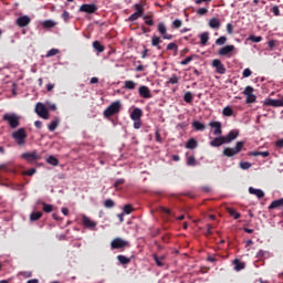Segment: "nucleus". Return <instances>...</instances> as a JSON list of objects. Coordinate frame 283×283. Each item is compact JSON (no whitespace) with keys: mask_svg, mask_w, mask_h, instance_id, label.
Wrapping results in <instances>:
<instances>
[{"mask_svg":"<svg viewBox=\"0 0 283 283\" xmlns=\"http://www.w3.org/2000/svg\"><path fill=\"white\" fill-rule=\"evenodd\" d=\"M209 25L212 28V30H220V19L218 18H212L209 20Z\"/></svg>","mask_w":283,"mask_h":283,"instance_id":"nucleus-24","label":"nucleus"},{"mask_svg":"<svg viewBox=\"0 0 283 283\" xmlns=\"http://www.w3.org/2000/svg\"><path fill=\"white\" fill-rule=\"evenodd\" d=\"M15 23L19 28H27V25H30V23H32V18H30L29 15H22L17 19Z\"/></svg>","mask_w":283,"mask_h":283,"instance_id":"nucleus-12","label":"nucleus"},{"mask_svg":"<svg viewBox=\"0 0 283 283\" xmlns=\"http://www.w3.org/2000/svg\"><path fill=\"white\" fill-rule=\"evenodd\" d=\"M43 218V212H32L30 214L31 222H36V220H41Z\"/></svg>","mask_w":283,"mask_h":283,"instance_id":"nucleus-30","label":"nucleus"},{"mask_svg":"<svg viewBox=\"0 0 283 283\" xmlns=\"http://www.w3.org/2000/svg\"><path fill=\"white\" fill-rule=\"evenodd\" d=\"M10 165H11V163L1 164V165H0V171H1V170H2V171H10V168H8V167H10Z\"/></svg>","mask_w":283,"mask_h":283,"instance_id":"nucleus-56","label":"nucleus"},{"mask_svg":"<svg viewBox=\"0 0 283 283\" xmlns=\"http://www.w3.org/2000/svg\"><path fill=\"white\" fill-rule=\"evenodd\" d=\"M212 67H216L217 74H227V67L219 59L212 61Z\"/></svg>","mask_w":283,"mask_h":283,"instance_id":"nucleus-10","label":"nucleus"},{"mask_svg":"<svg viewBox=\"0 0 283 283\" xmlns=\"http://www.w3.org/2000/svg\"><path fill=\"white\" fill-rule=\"evenodd\" d=\"M172 28H182V20H178L176 19L174 22H172Z\"/></svg>","mask_w":283,"mask_h":283,"instance_id":"nucleus-55","label":"nucleus"},{"mask_svg":"<svg viewBox=\"0 0 283 283\" xmlns=\"http://www.w3.org/2000/svg\"><path fill=\"white\" fill-rule=\"evenodd\" d=\"M46 163L49 165H52L53 167H57L59 165V160L56 159V157L50 155L48 158H46Z\"/></svg>","mask_w":283,"mask_h":283,"instance_id":"nucleus-35","label":"nucleus"},{"mask_svg":"<svg viewBox=\"0 0 283 283\" xmlns=\"http://www.w3.org/2000/svg\"><path fill=\"white\" fill-rule=\"evenodd\" d=\"M34 174H36V168H31L24 171V176H34Z\"/></svg>","mask_w":283,"mask_h":283,"instance_id":"nucleus-61","label":"nucleus"},{"mask_svg":"<svg viewBox=\"0 0 283 283\" xmlns=\"http://www.w3.org/2000/svg\"><path fill=\"white\" fill-rule=\"evenodd\" d=\"M187 165H188L189 167H196V157H195V156L188 157V159H187Z\"/></svg>","mask_w":283,"mask_h":283,"instance_id":"nucleus-50","label":"nucleus"},{"mask_svg":"<svg viewBox=\"0 0 283 283\" xmlns=\"http://www.w3.org/2000/svg\"><path fill=\"white\" fill-rule=\"evenodd\" d=\"M271 12H273L274 17H280V7H272Z\"/></svg>","mask_w":283,"mask_h":283,"instance_id":"nucleus-57","label":"nucleus"},{"mask_svg":"<svg viewBox=\"0 0 283 283\" xmlns=\"http://www.w3.org/2000/svg\"><path fill=\"white\" fill-rule=\"evenodd\" d=\"M253 92H255L253 86H247L243 91V95L247 96L245 103L248 105H251L258 101V97L253 94Z\"/></svg>","mask_w":283,"mask_h":283,"instance_id":"nucleus-5","label":"nucleus"},{"mask_svg":"<svg viewBox=\"0 0 283 283\" xmlns=\"http://www.w3.org/2000/svg\"><path fill=\"white\" fill-rule=\"evenodd\" d=\"M193 59H196V55H190V56L186 57L185 60H182L180 62V65H189V63L192 62Z\"/></svg>","mask_w":283,"mask_h":283,"instance_id":"nucleus-47","label":"nucleus"},{"mask_svg":"<svg viewBox=\"0 0 283 283\" xmlns=\"http://www.w3.org/2000/svg\"><path fill=\"white\" fill-rule=\"evenodd\" d=\"M249 193H251V196H256V198L259 199L264 198V191L262 189H255L253 187H250Z\"/></svg>","mask_w":283,"mask_h":283,"instance_id":"nucleus-20","label":"nucleus"},{"mask_svg":"<svg viewBox=\"0 0 283 283\" xmlns=\"http://www.w3.org/2000/svg\"><path fill=\"white\" fill-rule=\"evenodd\" d=\"M140 127H143V122L140 119H134V128L140 129Z\"/></svg>","mask_w":283,"mask_h":283,"instance_id":"nucleus-58","label":"nucleus"},{"mask_svg":"<svg viewBox=\"0 0 283 283\" xmlns=\"http://www.w3.org/2000/svg\"><path fill=\"white\" fill-rule=\"evenodd\" d=\"M239 167L243 170H247V169H251V167H253V165L249 161H241L239 164Z\"/></svg>","mask_w":283,"mask_h":283,"instance_id":"nucleus-43","label":"nucleus"},{"mask_svg":"<svg viewBox=\"0 0 283 283\" xmlns=\"http://www.w3.org/2000/svg\"><path fill=\"white\" fill-rule=\"evenodd\" d=\"M196 147H198V140L195 138H190L186 144L187 149H196Z\"/></svg>","mask_w":283,"mask_h":283,"instance_id":"nucleus-28","label":"nucleus"},{"mask_svg":"<svg viewBox=\"0 0 283 283\" xmlns=\"http://www.w3.org/2000/svg\"><path fill=\"white\" fill-rule=\"evenodd\" d=\"M138 94L140 98H153L151 91L146 85L139 86Z\"/></svg>","mask_w":283,"mask_h":283,"instance_id":"nucleus-14","label":"nucleus"},{"mask_svg":"<svg viewBox=\"0 0 283 283\" xmlns=\"http://www.w3.org/2000/svg\"><path fill=\"white\" fill-rule=\"evenodd\" d=\"M163 43V39L158 35H153L151 38V45L153 48H157V50H163V46L160 45Z\"/></svg>","mask_w":283,"mask_h":283,"instance_id":"nucleus-21","label":"nucleus"},{"mask_svg":"<svg viewBox=\"0 0 283 283\" xmlns=\"http://www.w3.org/2000/svg\"><path fill=\"white\" fill-rule=\"evenodd\" d=\"M242 149H244V142H238L234 148H224L223 156H226L227 158H233V156H238V154H240Z\"/></svg>","mask_w":283,"mask_h":283,"instance_id":"nucleus-4","label":"nucleus"},{"mask_svg":"<svg viewBox=\"0 0 283 283\" xmlns=\"http://www.w3.org/2000/svg\"><path fill=\"white\" fill-rule=\"evenodd\" d=\"M248 156H262L263 158H269L271 156V153H269V150H266V151H249Z\"/></svg>","mask_w":283,"mask_h":283,"instance_id":"nucleus-26","label":"nucleus"},{"mask_svg":"<svg viewBox=\"0 0 283 283\" xmlns=\"http://www.w3.org/2000/svg\"><path fill=\"white\" fill-rule=\"evenodd\" d=\"M115 202H114V200H112V199H106L105 201H104V207L106 208V209H114V207H115Z\"/></svg>","mask_w":283,"mask_h":283,"instance_id":"nucleus-41","label":"nucleus"},{"mask_svg":"<svg viewBox=\"0 0 283 283\" xmlns=\"http://www.w3.org/2000/svg\"><path fill=\"white\" fill-rule=\"evenodd\" d=\"M98 10V7L96 4L91 3V4H82L80 7V12H85L86 14H94Z\"/></svg>","mask_w":283,"mask_h":283,"instance_id":"nucleus-9","label":"nucleus"},{"mask_svg":"<svg viewBox=\"0 0 283 283\" xmlns=\"http://www.w3.org/2000/svg\"><path fill=\"white\" fill-rule=\"evenodd\" d=\"M207 12H209V9H207V8H200L197 10V14H199V17H205V14H207Z\"/></svg>","mask_w":283,"mask_h":283,"instance_id":"nucleus-53","label":"nucleus"},{"mask_svg":"<svg viewBox=\"0 0 283 283\" xmlns=\"http://www.w3.org/2000/svg\"><path fill=\"white\" fill-rule=\"evenodd\" d=\"M226 29H227L228 34H233V24L228 23L226 25Z\"/></svg>","mask_w":283,"mask_h":283,"instance_id":"nucleus-63","label":"nucleus"},{"mask_svg":"<svg viewBox=\"0 0 283 283\" xmlns=\"http://www.w3.org/2000/svg\"><path fill=\"white\" fill-rule=\"evenodd\" d=\"M179 78L178 75H172L169 80L168 83H170L171 85H176L178 83Z\"/></svg>","mask_w":283,"mask_h":283,"instance_id":"nucleus-54","label":"nucleus"},{"mask_svg":"<svg viewBox=\"0 0 283 283\" xmlns=\"http://www.w3.org/2000/svg\"><path fill=\"white\" fill-rule=\"evenodd\" d=\"M120 101L113 102L105 111L104 116L105 118H112V116H116V114L120 113Z\"/></svg>","mask_w":283,"mask_h":283,"instance_id":"nucleus-3","label":"nucleus"},{"mask_svg":"<svg viewBox=\"0 0 283 283\" xmlns=\"http://www.w3.org/2000/svg\"><path fill=\"white\" fill-rule=\"evenodd\" d=\"M120 185H125V179H117L114 184L115 189H118Z\"/></svg>","mask_w":283,"mask_h":283,"instance_id":"nucleus-62","label":"nucleus"},{"mask_svg":"<svg viewBox=\"0 0 283 283\" xmlns=\"http://www.w3.org/2000/svg\"><path fill=\"white\" fill-rule=\"evenodd\" d=\"M62 19L65 21V23H67V21H70V12L63 11Z\"/></svg>","mask_w":283,"mask_h":283,"instance_id":"nucleus-60","label":"nucleus"},{"mask_svg":"<svg viewBox=\"0 0 283 283\" xmlns=\"http://www.w3.org/2000/svg\"><path fill=\"white\" fill-rule=\"evenodd\" d=\"M227 211L232 218H234V220H240L241 214L238 211H235V209L228 208Z\"/></svg>","mask_w":283,"mask_h":283,"instance_id":"nucleus-31","label":"nucleus"},{"mask_svg":"<svg viewBox=\"0 0 283 283\" xmlns=\"http://www.w3.org/2000/svg\"><path fill=\"white\" fill-rule=\"evenodd\" d=\"M247 41H252V43H260V42L262 41V36H261V35H259V36H256V35H250V36L247 39Z\"/></svg>","mask_w":283,"mask_h":283,"instance_id":"nucleus-45","label":"nucleus"},{"mask_svg":"<svg viewBox=\"0 0 283 283\" xmlns=\"http://www.w3.org/2000/svg\"><path fill=\"white\" fill-rule=\"evenodd\" d=\"M93 48H94V50H96V52H99V53L105 52V46L103 44H101L99 41H94Z\"/></svg>","mask_w":283,"mask_h":283,"instance_id":"nucleus-29","label":"nucleus"},{"mask_svg":"<svg viewBox=\"0 0 283 283\" xmlns=\"http://www.w3.org/2000/svg\"><path fill=\"white\" fill-rule=\"evenodd\" d=\"M227 43V36L221 35L219 39L216 40V45H224Z\"/></svg>","mask_w":283,"mask_h":283,"instance_id":"nucleus-49","label":"nucleus"},{"mask_svg":"<svg viewBox=\"0 0 283 283\" xmlns=\"http://www.w3.org/2000/svg\"><path fill=\"white\" fill-rule=\"evenodd\" d=\"M157 30L161 35V39H164L165 41H171V39H174L172 34L167 33V25H165V22H159L157 25Z\"/></svg>","mask_w":283,"mask_h":283,"instance_id":"nucleus-7","label":"nucleus"},{"mask_svg":"<svg viewBox=\"0 0 283 283\" xmlns=\"http://www.w3.org/2000/svg\"><path fill=\"white\" fill-rule=\"evenodd\" d=\"M112 249H125L126 247H129V241H125L122 238H115L111 242Z\"/></svg>","mask_w":283,"mask_h":283,"instance_id":"nucleus-8","label":"nucleus"},{"mask_svg":"<svg viewBox=\"0 0 283 283\" xmlns=\"http://www.w3.org/2000/svg\"><path fill=\"white\" fill-rule=\"evenodd\" d=\"M153 258L157 264V266H165V263L160 260V258L157 254H153Z\"/></svg>","mask_w":283,"mask_h":283,"instance_id":"nucleus-52","label":"nucleus"},{"mask_svg":"<svg viewBox=\"0 0 283 283\" xmlns=\"http://www.w3.org/2000/svg\"><path fill=\"white\" fill-rule=\"evenodd\" d=\"M132 120H140L143 118V109L140 108H134L130 113Z\"/></svg>","mask_w":283,"mask_h":283,"instance_id":"nucleus-19","label":"nucleus"},{"mask_svg":"<svg viewBox=\"0 0 283 283\" xmlns=\"http://www.w3.org/2000/svg\"><path fill=\"white\" fill-rule=\"evenodd\" d=\"M275 146H276L279 149H282V148H283V138L276 140Z\"/></svg>","mask_w":283,"mask_h":283,"instance_id":"nucleus-64","label":"nucleus"},{"mask_svg":"<svg viewBox=\"0 0 283 283\" xmlns=\"http://www.w3.org/2000/svg\"><path fill=\"white\" fill-rule=\"evenodd\" d=\"M227 144V142L224 140V136L221 137H216L211 143V147H220L222 145Z\"/></svg>","mask_w":283,"mask_h":283,"instance_id":"nucleus-22","label":"nucleus"},{"mask_svg":"<svg viewBox=\"0 0 283 283\" xmlns=\"http://www.w3.org/2000/svg\"><path fill=\"white\" fill-rule=\"evenodd\" d=\"M11 136L20 147H23V145H25V140L28 139L25 128H19L18 130L13 132Z\"/></svg>","mask_w":283,"mask_h":283,"instance_id":"nucleus-2","label":"nucleus"},{"mask_svg":"<svg viewBox=\"0 0 283 283\" xmlns=\"http://www.w3.org/2000/svg\"><path fill=\"white\" fill-rule=\"evenodd\" d=\"M233 265H234V271H242V269H244V263L241 262L240 260L235 259L233 261Z\"/></svg>","mask_w":283,"mask_h":283,"instance_id":"nucleus-34","label":"nucleus"},{"mask_svg":"<svg viewBox=\"0 0 283 283\" xmlns=\"http://www.w3.org/2000/svg\"><path fill=\"white\" fill-rule=\"evenodd\" d=\"M209 127H211L213 130L214 136H221L222 135V123L220 122H210Z\"/></svg>","mask_w":283,"mask_h":283,"instance_id":"nucleus-16","label":"nucleus"},{"mask_svg":"<svg viewBox=\"0 0 283 283\" xmlns=\"http://www.w3.org/2000/svg\"><path fill=\"white\" fill-rule=\"evenodd\" d=\"M166 50H168V51H174L175 52V54H178V44H176V43H174V42H170L168 45H167V48H166Z\"/></svg>","mask_w":283,"mask_h":283,"instance_id":"nucleus-40","label":"nucleus"},{"mask_svg":"<svg viewBox=\"0 0 283 283\" xmlns=\"http://www.w3.org/2000/svg\"><path fill=\"white\" fill-rule=\"evenodd\" d=\"M263 105H265V107H283V98L282 99L266 98L263 102Z\"/></svg>","mask_w":283,"mask_h":283,"instance_id":"nucleus-11","label":"nucleus"},{"mask_svg":"<svg viewBox=\"0 0 283 283\" xmlns=\"http://www.w3.org/2000/svg\"><path fill=\"white\" fill-rule=\"evenodd\" d=\"M144 21H145L146 25H149V27L154 25V17H151V15H145Z\"/></svg>","mask_w":283,"mask_h":283,"instance_id":"nucleus-46","label":"nucleus"},{"mask_svg":"<svg viewBox=\"0 0 283 283\" xmlns=\"http://www.w3.org/2000/svg\"><path fill=\"white\" fill-rule=\"evenodd\" d=\"M35 114H38V116H40V118H43L44 120H48V118H50V112L43 103H38L35 105Z\"/></svg>","mask_w":283,"mask_h":283,"instance_id":"nucleus-6","label":"nucleus"},{"mask_svg":"<svg viewBox=\"0 0 283 283\" xmlns=\"http://www.w3.org/2000/svg\"><path fill=\"white\" fill-rule=\"evenodd\" d=\"M251 74H253L251 69H244V71H243V78H249V76H251Z\"/></svg>","mask_w":283,"mask_h":283,"instance_id":"nucleus-59","label":"nucleus"},{"mask_svg":"<svg viewBox=\"0 0 283 283\" xmlns=\"http://www.w3.org/2000/svg\"><path fill=\"white\" fill-rule=\"evenodd\" d=\"M44 213H52L54 211V206L50 203L42 202Z\"/></svg>","mask_w":283,"mask_h":283,"instance_id":"nucleus-33","label":"nucleus"},{"mask_svg":"<svg viewBox=\"0 0 283 283\" xmlns=\"http://www.w3.org/2000/svg\"><path fill=\"white\" fill-rule=\"evenodd\" d=\"M200 41H201V45H207V43L209 42V32L201 33Z\"/></svg>","mask_w":283,"mask_h":283,"instance_id":"nucleus-37","label":"nucleus"},{"mask_svg":"<svg viewBox=\"0 0 283 283\" xmlns=\"http://www.w3.org/2000/svg\"><path fill=\"white\" fill-rule=\"evenodd\" d=\"M59 49H51L48 51L46 53V59H50L51 56H56V54H59Z\"/></svg>","mask_w":283,"mask_h":283,"instance_id":"nucleus-48","label":"nucleus"},{"mask_svg":"<svg viewBox=\"0 0 283 283\" xmlns=\"http://www.w3.org/2000/svg\"><path fill=\"white\" fill-rule=\"evenodd\" d=\"M3 120L8 123L11 129H17L21 125V117L14 113H7L3 115Z\"/></svg>","mask_w":283,"mask_h":283,"instance_id":"nucleus-1","label":"nucleus"},{"mask_svg":"<svg viewBox=\"0 0 283 283\" xmlns=\"http://www.w3.org/2000/svg\"><path fill=\"white\" fill-rule=\"evenodd\" d=\"M22 158L24 160H28L29 163H34L36 160H41V157L39 156V154H36V151L33 153H23L22 154Z\"/></svg>","mask_w":283,"mask_h":283,"instance_id":"nucleus-13","label":"nucleus"},{"mask_svg":"<svg viewBox=\"0 0 283 283\" xmlns=\"http://www.w3.org/2000/svg\"><path fill=\"white\" fill-rule=\"evenodd\" d=\"M82 224L85 227V229H96V221H92V219L85 214L82 217Z\"/></svg>","mask_w":283,"mask_h":283,"instance_id":"nucleus-15","label":"nucleus"},{"mask_svg":"<svg viewBox=\"0 0 283 283\" xmlns=\"http://www.w3.org/2000/svg\"><path fill=\"white\" fill-rule=\"evenodd\" d=\"M223 116H233V108L226 106L222 111Z\"/></svg>","mask_w":283,"mask_h":283,"instance_id":"nucleus-44","label":"nucleus"},{"mask_svg":"<svg viewBox=\"0 0 283 283\" xmlns=\"http://www.w3.org/2000/svg\"><path fill=\"white\" fill-rule=\"evenodd\" d=\"M133 211L134 207L132 205L124 206V213H126L127 216H129V213H132Z\"/></svg>","mask_w":283,"mask_h":283,"instance_id":"nucleus-51","label":"nucleus"},{"mask_svg":"<svg viewBox=\"0 0 283 283\" xmlns=\"http://www.w3.org/2000/svg\"><path fill=\"white\" fill-rule=\"evenodd\" d=\"M185 103H191L193 101V94L191 92H187L184 95Z\"/></svg>","mask_w":283,"mask_h":283,"instance_id":"nucleus-42","label":"nucleus"},{"mask_svg":"<svg viewBox=\"0 0 283 283\" xmlns=\"http://www.w3.org/2000/svg\"><path fill=\"white\" fill-rule=\"evenodd\" d=\"M124 87L125 90H136V82L126 81Z\"/></svg>","mask_w":283,"mask_h":283,"instance_id":"nucleus-39","label":"nucleus"},{"mask_svg":"<svg viewBox=\"0 0 283 283\" xmlns=\"http://www.w3.org/2000/svg\"><path fill=\"white\" fill-rule=\"evenodd\" d=\"M240 136V133L237 130H231L227 136H223V139L226 140V144L232 143V140H235Z\"/></svg>","mask_w":283,"mask_h":283,"instance_id":"nucleus-18","label":"nucleus"},{"mask_svg":"<svg viewBox=\"0 0 283 283\" xmlns=\"http://www.w3.org/2000/svg\"><path fill=\"white\" fill-rule=\"evenodd\" d=\"M233 50H235V45L233 44L226 45L219 50L218 54L219 56H229V54H231Z\"/></svg>","mask_w":283,"mask_h":283,"instance_id":"nucleus-17","label":"nucleus"},{"mask_svg":"<svg viewBox=\"0 0 283 283\" xmlns=\"http://www.w3.org/2000/svg\"><path fill=\"white\" fill-rule=\"evenodd\" d=\"M277 207H283V199L272 201L269 209H277Z\"/></svg>","mask_w":283,"mask_h":283,"instance_id":"nucleus-32","label":"nucleus"},{"mask_svg":"<svg viewBox=\"0 0 283 283\" xmlns=\"http://www.w3.org/2000/svg\"><path fill=\"white\" fill-rule=\"evenodd\" d=\"M117 260H118V262H120V264H129V262H132V259H129L123 254H119L117 256Z\"/></svg>","mask_w":283,"mask_h":283,"instance_id":"nucleus-38","label":"nucleus"},{"mask_svg":"<svg viewBox=\"0 0 283 283\" xmlns=\"http://www.w3.org/2000/svg\"><path fill=\"white\" fill-rule=\"evenodd\" d=\"M143 17V11H136L135 13L130 14L128 21H138Z\"/></svg>","mask_w":283,"mask_h":283,"instance_id":"nucleus-36","label":"nucleus"},{"mask_svg":"<svg viewBox=\"0 0 283 283\" xmlns=\"http://www.w3.org/2000/svg\"><path fill=\"white\" fill-rule=\"evenodd\" d=\"M60 123H61V118L54 117V119L48 126L49 132H55Z\"/></svg>","mask_w":283,"mask_h":283,"instance_id":"nucleus-23","label":"nucleus"},{"mask_svg":"<svg viewBox=\"0 0 283 283\" xmlns=\"http://www.w3.org/2000/svg\"><path fill=\"white\" fill-rule=\"evenodd\" d=\"M56 22H54V20H45L42 22V28H44V30H51V28H54Z\"/></svg>","mask_w":283,"mask_h":283,"instance_id":"nucleus-27","label":"nucleus"},{"mask_svg":"<svg viewBox=\"0 0 283 283\" xmlns=\"http://www.w3.org/2000/svg\"><path fill=\"white\" fill-rule=\"evenodd\" d=\"M192 127L196 129V132H205V129H207V126H205V124L200 123L199 120L192 122Z\"/></svg>","mask_w":283,"mask_h":283,"instance_id":"nucleus-25","label":"nucleus"}]
</instances>
